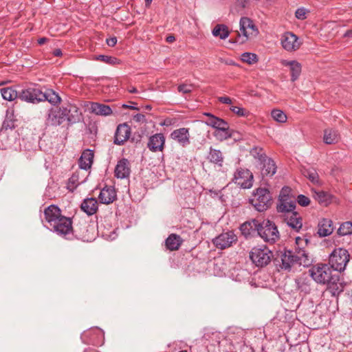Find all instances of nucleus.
Wrapping results in <instances>:
<instances>
[{"label":"nucleus","instance_id":"1","mask_svg":"<svg viewBox=\"0 0 352 352\" xmlns=\"http://www.w3.org/2000/svg\"><path fill=\"white\" fill-rule=\"evenodd\" d=\"M308 240L307 239L296 237V248L295 252L290 250L280 252L275 258L276 265L281 270L289 271L296 265H302L304 267L309 266L311 261L308 254L305 250V246L307 245Z\"/></svg>","mask_w":352,"mask_h":352},{"label":"nucleus","instance_id":"2","mask_svg":"<svg viewBox=\"0 0 352 352\" xmlns=\"http://www.w3.org/2000/svg\"><path fill=\"white\" fill-rule=\"evenodd\" d=\"M312 278L320 284H335L338 282V277L332 274L331 266L327 264H318L309 270Z\"/></svg>","mask_w":352,"mask_h":352},{"label":"nucleus","instance_id":"3","mask_svg":"<svg viewBox=\"0 0 352 352\" xmlns=\"http://www.w3.org/2000/svg\"><path fill=\"white\" fill-rule=\"evenodd\" d=\"M239 32L235 43L243 44L248 40L256 38L259 31L254 22L248 17H241L239 21Z\"/></svg>","mask_w":352,"mask_h":352},{"label":"nucleus","instance_id":"4","mask_svg":"<svg viewBox=\"0 0 352 352\" xmlns=\"http://www.w3.org/2000/svg\"><path fill=\"white\" fill-rule=\"evenodd\" d=\"M253 225L258 231L259 236L266 242L274 243L279 239V232L275 224L269 220H264L262 223L254 220Z\"/></svg>","mask_w":352,"mask_h":352},{"label":"nucleus","instance_id":"5","mask_svg":"<svg viewBox=\"0 0 352 352\" xmlns=\"http://www.w3.org/2000/svg\"><path fill=\"white\" fill-rule=\"evenodd\" d=\"M350 260V254L346 249L338 248L333 250L329 258V263L331 268L338 272L345 270Z\"/></svg>","mask_w":352,"mask_h":352},{"label":"nucleus","instance_id":"6","mask_svg":"<svg viewBox=\"0 0 352 352\" xmlns=\"http://www.w3.org/2000/svg\"><path fill=\"white\" fill-rule=\"evenodd\" d=\"M272 258V252L265 245L254 247L250 252V258L257 267L267 265Z\"/></svg>","mask_w":352,"mask_h":352},{"label":"nucleus","instance_id":"7","mask_svg":"<svg viewBox=\"0 0 352 352\" xmlns=\"http://www.w3.org/2000/svg\"><path fill=\"white\" fill-rule=\"evenodd\" d=\"M250 203L259 212L266 210L272 204V197L266 188H258L250 199Z\"/></svg>","mask_w":352,"mask_h":352},{"label":"nucleus","instance_id":"8","mask_svg":"<svg viewBox=\"0 0 352 352\" xmlns=\"http://www.w3.org/2000/svg\"><path fill=\"white\" fill-rule=\"evenodd\" d=\"M66 118L68 122L71 123L76 122L78 120L73 116H68L67 108L51 109L47 115V123L52 126H58L65 120Z\"/></svg>","mask_w":352,"mask_h":352},{"label":"nucleus","instance_id":"9","mask_svg":"<svg viewBox=\"0 0 352 352\" xmlns=\"http://www.w3.org/2000/svg\"><path fill=\"white\" fill-rule=\"evenodd\" d=\"M52 229L58 235H60L66 239H71L72 236V222L71 219L62 217L60 219L56 221L55 224L51 226Z\"/></svg>","mask_w":352,"mask_h":352},{"label":"nucleus","instance_id":"10","mask_svg":"<svg viewBox=\"0 0 352 352\" xmlns=\"http://www.w3.org/2000/svg\"><path fill=\"white\" fill-rule=\"evenodd\" d=\"M280 40L283 48L289 52L297 51L302 45L299 38L291 32L283 33Z\"/></svg>","mask_w":352,"mask_h":352},{"label":"nucleus","instance_id":"11","mask_svg":"<svg viewBox=\"0 0 352 352\" xmlns=\"http://www.w3.org/2000/svg\"><path fill=\"white\" fill-rule=\"evenodd\" d=\"M233 181L243 188H250L253 185V175L248 169L240 168L236 170Z\"/></svg>","mask_w":352,"mask_h":352},{"label":"nucleus","instance_id":"12","mask_svg":"<svg viewBox=\"0 0 352 352\" xmlns=\"http://www.w3.org/2000/svg\"><path fill=\"white\" fill-rule=\"evenodd\" d=\"M19 98L24 101L36 103L42 101V98H44L43 92L37 88L29 87L25 89H23L19 94Z\"/></svg>","mask_w":352,"mask_h":352},{"label":"nucleus","instance_id":"13","mask_svg":"<svg viewBox=\"0 0 352 352\" xmlns=\"http://www.w3.org/2000/svg\"><path fill=\"white\" fill-rule=\"evenodd\" d=\"M237 241V237L232 231L219 234L213 239V243L221 250L226 249L232 245Z\"/></svg>","mask_w":352,"mask_h":352},{"label":"nucleus","instance_id":"14","mask_svg":"<svg viewBox=\"0 0 352 352\" xmlns=\"http://www.w3.org/2000/svg\"><path fill=\"white\" fill-rule=\"evenodd\" d=\"M170 138L182 146H186L190 142L189 130L187 128H179L170 133Z\"/></svg>","mask_w":352,"mask_h":352},{"label":"nucleus","instance_id":"15","mask_svg":"<svg viewBox=\"0 0 352 352\" xmlns=\"http://www.w3.org/2000/svg\"><path fill=\"white\" fill-rule=\"evenodd\" d=\"M131 128L126 124H122L118 125L117 127L114 143L118 145L123 144L130 137Z\"/></svg>","mask_w":352,"mask_h":352},{"label":"nucleus","instance_id":"16","mask_svg":"<svg viewBox=\"0 0 352 352\" xmlns=\"http://www.w3.org/2000/svg\"><path fill=\"white\" fill-rule=\"evenodd\" d=\"M287 224L295 231H299L302 226V218L296 212L292 211L284 214Z\"/></svg>","mask_w":352,"mask_h":352},{"label":"nucleus","instance_id":"17","mask_svg":"<svg viewBox=\"0 0 352 352\" xmlns=\"http://www.w3.org/2000/svg\"><path fill=\"white\" fill-rule=\"evenodd\" d=\"M165 138L162 133H156L150 137L147 146L153 152L162 151L164 147Z\"/></svg>","mask_w":352,"mask_h":352},{"label":"nucleus","instance_id":"18","mask_svg":"<svg viewBox=\"0 0 352 352\" xmlns=\"http://www.w3.org/2000/svg\"><path fill=\"white\" fill-rule=\"evenodd\" d=\"M90 226L85 221L79 222L73 227L72 236L75 234L76 237H78L84 241H89L91 239L89 232Z\"/></svg>","mask_w":352,"mask_h":352},{"label":"nucleus","instance_id":"19","mask_svg":"<svg viewBox=\"0 0 352 352\" xmlns=\"http://www.w3.org/2000/svg\"><path fill=\"white\" fill-rule=\"evenodd\" d=\"M117 197L115 188L112 186H105L100 192L98 199L102 204H109L113 203Z\"/></svg>","mask_w":352,"mask_h":352},{"label":"nucleus","instance_id":"20","mask_svg":"<svg viewBox=\"0 0 352 352\" xmlns=\"http://www.w3.org/2000/svg\"><path fill=\"white\" fill-rule=\"evenodd\" d=\"M44 214L45 220L48 222L50 226L55 224L56 221L63 217L59 208L54 205L48 206L45 210Z\"/></svg>","mask_w":352,"mask_h":352},{"label":"nucleus","instance_id":"21","mask_svg":"<svg viewBox=\"0 0 352 352\" xmlns=\"http://www.w3.org/2000/svg\"><path fill=\"white\" fill-rule=\"evenodd\" d=\"M279 204L277 206L278 212L287 213L294 211L296 208V199L294 197H289L287 198H279Z\"/></svg>","mask_w":352,"mask_h":352},{"label":"nucleus","instance_id":"22","mask_svg":"<svg viewBox=\"0 0 352 352\" xmlns=\"http://www.w3.org/2000/svg\"><path fill=\"white\" fill-rule=\"evenodd\" d=\"M129 162L126 159L120 160L115 168V176L119 179H124L130 174Z\"/></svg>","mask_w":352,"mask_h":352},{"label":"nucleus","instance_id":"23","mask_svg":"<svg viewBox=\"0 0 352 352\" xmlns=\"http://www.w3.org/2000/svg\"><path fill=\"white\" fill-rule=\"evenodd\" d=\"M283 65L289 67L291 72V80L294 82L296 80L301 73V65L296 60H283L281 61Z\"/></svg>","mask_w":352,"mask_h":352},{"label":"nucleus","instance_id":"24","mask_svg":"<svg viewBox=\"0 0 352 352\" xmlns=\"http://www.w3.org/2000/svg\"><path fill=\"white\" fill-rule=\"evenodd\" d=\"M89 110L91 113L99 116H107L112 113V110L109 106L98 102H91Z\"/></svg>","mask_w":352,"mask_h":352},{"label":"nucleus","instance_id":"25","mask_svg":"<svg viewBox=\"0 0 352 352\" xmlns=\"http://www.w3.org/2000/svg\"><path fill=\"white\" fill-rule=\"evenodd\" d=\"M94 159V153L91 150L87 149L84 151L79 159V166L84 170H88L91 168Z\"/></svg>","mask_w":352,"mask_h":352},{"label":"nucleus","instance_id":"26","mask_svg":"<svg viewBox=\"0 0 352 352\" xmlns=\"http://www.w3.org/2000/svg\"><path fill=\"white\" fill-rule=\"evenodd\" d=\"M260 164L263 165L261 167V174L263 176L272 177L276 173V166L272 159L267 157Z\"/></svg>","mask_w":352,"mask_h":352},{"label":"nucleus","instance_id":"27","mask_svg":"<svg viewBox=\"0 0 352 352\" xmlns=\"http://www.w3.org/2000/svg\"><path fill=\"white\" fill-rule=\"evenodd\" d=\"M333 231V222L329 219H323L318 223V234L320 236L330 235Z\"/></svg>","mask_w":352,"mask_h":352},{"label":"nucleus","instance_id":"28","mask_svg":"<svg viewBox=\"0 0 352 352\" xmlns=\"http://www.w3.org/2000/svg\"><path fill=\"white\" fill-rule=\"evenodd\" d=\"M98 201L96 198L85 199L81 204V209L88 215H92L98 210Z\"/></svg>","mask_w":352,"mask_h":352},{"label":"nucleus","instance_id":"29","mask_svg":"<svg viewBox=\"0 0 352 352\" xmlns=\"http://www.w3.org/2000/svg\"><path fill=\"white\" fill-rule=\"evenodd\" d=\"M183 242L180 236L176 234H171L166 239V247L170 251L177 250Z\"/></svg>","mask_w":352,"mask_h":352},{"label":"nucleus","instance_id":"30","mask_svg":"<svg viewBox=\"0 0 352 352\" xmlns=\"http://www.w3.org/2000/svg\"><path fill=\"white\" fill-rule=\"evenodd\" d=\"M206 116H207V119L205 121L206 124L216 129V130H218L223 126H226V125L228 124L223 119L212 116L210 113H206Z\"/></svg>","mask_w":352,"mask_h":352},{"label":"nucleus","instance_id":"31","mask_svg":"<svg viewBox=\"0 0 352 352\" xmlns=\"http://www.w3.org/2000/svg\"><path fill=\"white\" fill-rule=\"evenodd\" d=\"M340 135L337 131L333 129H327L324 131L323 140L325 144H332L338 142Z\"/></svg>","mask_w":352,"mask_h":352},{"label":"nucleus","instance_id":"32","mask_svg":"<svg viewBox=\"0 0 352 352\" xmlns=\"http://www.w3.org/2000/svg\"><path fill=\"white\" fill-rule=\"evenodd\" d=\"M313 196L316 201L324 206H328L331 202L332 196L326 192L313 190Z\"/></svg>","mask_w":352,"mask_h":352},{"label":"nucleus","instance_id":"33","mask_svg":"<svg viewBox=\"0 0 352 352\" xmlns=\"http://www.w3.org/2000/svg\"><path fill=\"white\" fill-rule=\"evenodd\" d=\"M208 159L210 162L217 164L219 166H222L223 157L219 150L210 148Z\"/></svg>","mask_w":352,"mask_h":352},{"label":"nucleus","instance_id":"34","mask_svg":"<svg viewBox=\"0 0 352 352\" xmlns=\"http://www.w3.org/2000/svg\"><path fill=\"white\" fill-rule=\"evenodd\" d=\"M212 35L221 39H226L230 35L228 28L223 24H217L212 30Z\"/></svg>","mask_w":352,"mask_h":352},{"label":"nucleus","instance_id":"35","mask_svg":"<svg viewBox=\"0 0 352 352\" xmlns=\"http://www.w3.org/2000/svg\"><path fill=\"white\" fill-rule=\"evenodd\" d=\"M302 173L312 184H320L319 175L314 168H305L302 170Z\"/></svg>","mask_w":352,"mask_h":352},{"label":"nucleus","instance_id":"36","mask_svg":"<svg viewBox=\"0 0 352 352\" xmlns=\"http://www.w3.org/2000/svg\"><path fill=\"white\" fill-rule=\"evenodd\" d=\"M3 98L6 100L12 101L19 98L18 92L12 87H6L1 89Z\"/></svg>","mask_w":352,"mask_h":352},{"label":"nucleus","instance_id":"37","mask_svg":"<svg viewBox=\"0 0 352 352\" xmlns=\"http://www.w3.org/2000/svg\"><path fill=\"white\" fill-rule=\"evenodd\" d=\"M229 126L228 124L226 126H223L218 130H216L214 132V136L216 138L217 140L223 141L229 138H230L231 134L229 132Z\"/></svg>","mask_w":352,"mask_h":352},{"label":"nucleus","instance_id":"38","mask_svg":"<svg viewBox=\"0 0 352 352\" xmlns=\"http://www.w3.org/2000/svg\"><path fill=\"white\" fill-rule=\"evenodd\" d=\"M44 98H42V101L47 100L52 104H56L60 101L59 96L55 93L53 90H48L45 93H43Z\"/></svg>","mask_w":352,"mask_h":352},{"label":"nucleus","instance_id":"39","mask_svg":"<svg viewBox=\"0 0 352 352\" xmlns=\"http://www.w3.org/2000/svg\"><path fill=\"white\" fill-rule=\"evenodd\" d=\"M338 233L341 236L352 234V222L346 221L342 223L338 228Z\"/></svg>","mask_w":352,"mask_h":352},{"label":"nucleus","instance_id":"40","mask_svg":"<svg viewBox=\"0 0 352 352\" xmlns=\"http://www.w3.org/2000/svg\"><path fill=\"white\" fill-rule=\"evenodd\" d=\"M250 155L257 160L260 163H262L267 157L263 152L261 148L255 147L250 151Z\"/></svg>","mask_w":352,"mask_h":352},{"label":"nucleus","instance_id":"41","mask_svg":"<svg viewBox=\"0 0 352 352\" xmlns=\"http://www.w3.org/2000/svg\"><path fill=\"white\" fill-rule=\"evenodd\" d=\"M272 118L278 122H285L287 120L286 114L280 109H274L271 112Z\"/></svg>","mask_w":352,"mask_h":352},{"label":"nucleus","instance_id":"42","mask_svg":"<svg viewBox=\"0 0 352 352\" xmlns=\"http://www.w3.org/2000/svg\"><path fill=\"white\" fill-rule=\"evenodd\" d=\"M96 60L113 65L120 63V60L118 58L105 55H99L96 57Z\"/></svg>","mask_w":352,"mask_h":352},{"label":"nucleus","instance_id":"43","mask_svg":"<svg viewBox=\"0 0 352 352\" xmlns=\"http://www.w3.org/2000/svg\"><path fill=\"white\" fill-rule=\"evenodd\" d=\"M241 60L248 64H253L257 61V56L255 54L245 52L241 54Z\"/></svg>","mask_w":352,"mask_h":352},{"label":"nucleus","instance_id":"44","mask_svg":"<svg viewBox=\"0 0 352 352\" xmlns=\"http://www.w3.org/2000/svg\"><path fill=\"white\" fill-rule=\"evenodd\" d=\"M230 109L239 117H248L250 114L247 109L240 107L232 106Z\"/></svg>","mask_w":352,"mask_h":352},{"label":"nucleus","instance_id":"45","mask_svg":"<svg viewBox=\"0 0 352 352\" xmlns=\"http://www.w3.org/2000/svg\"><path fill=\"white\" fill-rule=\"evenodd\" d=\"M328 289L332 294L333 296H336L338 295L342 291V287L340 283L338 284L336 282L335 284L328 285Z\"/></svg>","mask_w":352,"mask_h":352},{"label":"nucleus","instance_id":"46","mask_svg":"<svg viewBox=\"0 0 352 352\" xmlns=\"http://www.w3.org/2000/svg\"><path fill=\"white\" fill-rule=\"evenodd\" d=\"M194 88V85L191 84H182L179 85L177 87L178 91L181 92L184 94H190Z\"/></svg>","mask_w":352,"mask_h":352},{"label":"nucleus","instance_id":"47","mask_svg":"<svg viewBox=\"0 0 352 352\" xmlns=\"http://www.w3.org/2000/svg\"><path fill=\"white\" fill-rule=\"evenodd\" d=\"M296 200L298 203L302 206H307L310 203V199L303 195H298Z\"/></svg>","mask_w":352,"mask_h":352},{"label":"nucleus","instance_id":"48","mask_svg":"<svg viewBox=\"0 0 352 352\" xmlns=\"http://www.w3.org/2000/svg\"><path fill=\"white\" fill-rule=\"evenodd\" d=\"M291 192V188L289 187H283L280 192L279 198H287L289 197H292V195H290Z\"/></svg>","mask_w":352,"mask_h":352},{"label":"nucleus","instance_id":"49","mask_svg":"<svg viewBox=\"0 0 352 352\" xmlns=\"http://www.w3.org/2000/svg\"><path fill=\"white\" fill-rule=\"evenodd\" d=\"M306 10L304 8H298L296 11V17L298 19H305L306 18Z\"/></svg>","mask_w":352,"mask_h":352},{"label":"nucleus","instance_id":"50","mask_svg":"<svg viewBox=\"0 0 352 352\" xmlns=\"http://www.w3.org/2000/svg\"><path fill=\"white\" fill-rule=\"evenodd\" d=\"M133 120L138 123H143L146 122L145 116L142 113H137L133 116Z\"/></svg>","mask_w":352,"mask_h":352},{"label":"nucleus","instance_id":"51","mask_svg":"<svg viewBox=\"0 0 352 352\" xmlns=\"http://www.w3.org/2000/svg\"><path fill=\"white\" fill-rule=\"evenodd\" d=\"M106 42L109 46L113 47L117 43V38L111 37V38H107Z\"/></svg>","mask_w":352,"mask_h":352},{"label":"nucleus","instance_id":"52","mask_svg":"<svg viewBox=\"0 0 352 352\" xmlns=\"http://www.w3.org/2000/svg\"><path fill=\"white\" fill-rule=\"evenodd\" d=\"M219 101L223 104H230L232 102V100L230 99V98L227 96L219 97Z\"/></svg>","mask_w":352,"mask_h":352},{"label":"nucleus","instance_id":"53","mask_svg":"<svg viewBox=\"0 0 352 352\" xmlns=\"http://www.w3.org/2000/svg\"><path fill=\"white\" fill-rule=\"evenodd\" d=\"M250 226V223H243L241 226V230L242 231L243 233H244L245 234H249L250 232H245V230H247L248 228Z\"/></svg>","mask_w":352,"mask_h":352},{"label":"nucleus","instance_id":"54","mask_svg":"<svg viewBox=\"0 0 352 352\" xmlns=\"http://www.w3.org/2000/svg\"><path fill=\"white\" fill-rule=\"evenodd\" d=\"M175 38L173 35H169L166 38V41L168 43H173V41H175Z\"/></svg>","mask_w":352,"mask_h":352},{"label":"nucleus","instance_id":"55","mask_svg":"<svg viewBox=\"0 0 352 352\" xmlns=\"http://www.w3.org/2000/svg\"><path fill=\"white\" fill-rule=\"evenodd\" d=\"M53 54L55 56H60L62 55V51L60 49H56L54 50Z\"/></svg>","mask_w":352,"mask_h":352},{"label":"nucleus","instance_id":"56","mask_svg":"<svg viewBox=\"0 0 352 352\" xmlns=\"http://www.w3.org/2000/svg\"><path fill=\"white\" fill-rule=\"evenodd\" d=\"M46 41H47V38H45V37H43V38H39L38 40V43L40 45H43V44H44L46 42Z\"/></svg>","mask_w":352,"mask_h":352},{"label":"nucleus","instance_id":"57","mask_svg":"<svg viewBox=\"0 0 352 352\" xmlns=\"http://www.w3.org/2000/svg\"><path fill=\"white\" fill-rule=\"evenodd\" d=\"M344 36L345 37H351L352 36V30H348L344 34Z\"/></svg>","mask_w":352,"mask_h":352},{"label":"nucleus","instance_id":"58","mask_svg":"<svg viewBox=\"0 0 352 352\" xmlns=\"http://www.w3.org/2000/svg\"><path fill=\"white\" fill-rule=\"evenodd\" d=\"M75 181H76V177L75 176H72L69 179V184H71V183L74 184Z\"/></svg>","mask_w":352,"mask_h":352},{"label":"nucleus","instance_id":"59","mask_svg":"<svg viewBox=\"0 0 352 352\" xmlns=\"http://www.w3.org/2000/svg\"><path fill=\"white\" fill-rule=\"evenodd\" d=\"M129 91L130 93H136L137 92V89L135 87H132V88L129 89Z\"/></svg>","mask_w":352,"mask_h":352},{"label":"nucleus","instance_id":"60","mask_svg":"<svg viewBox=\"0 0 352 352\" xmlns=\"http://www.w3.org/2000/svg\"><path fill=\"white\" fill-rule=\"evenodd\" d=\"M123 107H125V108L136 109L135 107H134L133 106H128V105H126V104H124Z\"/></svg>","mask_w":352,"mask_h":352},{"label":"nucleus","instance_id":"61","mask_svg":"<svg viewBox=\"0 0 352 352\" xmlns=\"http://www.w3.org/2000/svg\"><path fill=\"white\" fill-rule=\"evenodd\" d=\"M72 108L74 109V111L76 113H78V110H77V108L76 107H73Z\"/></svg>","mask_w":352,"mask_h":352},{"label":"nucleus","instance_id":"62","mask_svg":"<svg viewBox=\"0 0 352 352\" xmlns=\"http://www.w3.org/2000/svg\"><path fill=\"white\" fill-rule=\"evenodd\" d=\"M148 3L151 1V0H146Z\"/></svg>","mask_w":352,"mask_h":352},{"label":"nucleus","instance_id":"63","mask_svg":"<svg viewBox=\"0 0 352 352\" xmlns=\"http://www.w3.org/2000/svg\"><path fill=\"white\" fill-rule=\"evenodd\" d=\"M179 352H187L186 351H181Z\"/></svg>","mask_w":352,"mask_h":352}]
</instances>
